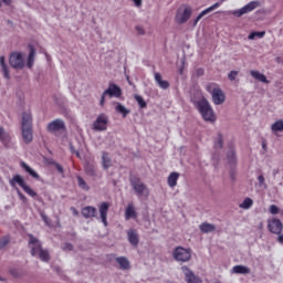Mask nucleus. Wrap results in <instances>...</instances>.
<instances>
[{
  "mask_svg": "<svg viewBox=\"0 0 283 283\" xmlns=\"http://www.w3.org/2000/svg\"><path fill=\"white\" fill-rule=\"evenodd\" d=\"M9 182L11 187H17V185H19V187H21L23 191L28 193V196H30L31 198H36V191L32 190V188L28 186L25 179H23L21 175L13 176V178Z\"/></svg>",
  "mask_w": 283,
  "mask_h": 283,
  "instance_id": "39448f33",
  "label": "nucleus"
},
{
  "mask_svg": "<svg viewBox=\"0 0 283 283\" xmlns=\"http://www.w3.org/2000/svg\"><path fill=\"white\" fill-rule=\"evenodd\" d=\"M6 138V130L3 127L0 126V140H3Z\"/></svg>",
  "mask_w": 283,
  "mask_h": 283,
  "instance_id": "6e6d98bb",
  "label": "nucleus"
},
{
  "mask_svg": "<svg viewBox=\"0 0 283 283\" xmlns=\"http://www.w3.org/2000/svg\"><path fill=\"white\" fill-rule=\"evenodd\" d=\"M29 238V248L31 249V255L34 258L39 255V252L43 250V247L41 241H39L34 235L30 234Z\"/></svg>",
  "mask_w": 283,
  "mask_h": 283,
  "instance_id": "f8f14e48",
  "label": "nucleus"
},
{
  "mask_svg": "<svg viewBox=\"0 0 283 283\" xmlns=\"http://www.w3.org/2000/svg\"><path fill=\"white\" fill-rule=\"evenodd\" d=\"M276 242H279V244L283 245V233L282 232L280 234H277Z\"/></svg>",
  "mask_w": 283,
  "mask_h": 283,
  "instance_id": "4d7b16f0",
  "label": "nucleus"
},
{
  "mask_svg": "<svg viewBox=\"0 0 283 283\" xmlns=\"http://www.w3.org/2000/svg\"><path fill=\"white\" fill-rule=\"evenodd\" d=\"M197 74H198V76H202V74H205V70L199 69V70L197 71Z\"/></svg>",
  "mask_w": 283,
  "mask_h": 283,
  "instance_id": "052dcab7",
  "label": "nucleus"
},
{
  "mask_svg": "<svg viewBox=\"0 0 283 283\" xmlns=\"http://www.w3.org/2000/svg\"><path fill=\"white\" fill-rule=\"evenodd\" d=\"M228 159H229V163H235V151L230 150L228 153Z\"/></svg>",
  "mask_w": 283,
  "mask_h": 283,
  "instance_id": "49530a36",
  "label": "nucleus"
},
{
  "mask_svg": "<svg viewBox=\"0 0 283 283\" xmlns=\"http://www.w3.org/2000/svg\"><path fill=\"white\" fill-rule=\"evenodd\" d=\"M116 262L119 264L122 271H127L129 269V260L125 256H118Z\"/></svg>",
  "mask_w": 283,
  "mask_h": 283,
  "instance_id": "7c9ffc66",
  "label": "nucleus"
},
{
  "mask_svg": "<svg viewBox=\"0 0 283 283\" xmlns=\"http://www.w3.org/2000/svg\"><path fill=\"white\" fill-rule=\"evenodd\" d=\"M230 273L234 275H249V273H251V269L247 265H234Z\"/></svg>",
  "mask_w": 283,
  "mask_h": 283,
  "instance_id": "a211bd4d",
  "label": "nucleus"
},
{
  "mask_svg": "<svg viewBox=\"0 0 283 283\" xmlns=\"http://www.w3.org/2000/svg\"><path fill=\"white\" fill-rule=\"evenodd\" d=\"M181 271L186 277L187 283H202V280L193 274V271H191L189 268L184 265L181 266Z\"/></svg>",
  "mask_w": 283,
  "mask_h": 283,
  "instance_id": "4468645a",
  "label": "nucleus"
},
{
  "mask_svg": "<svg viewBox=\"0 0 283 283\" xmlns=\"http://www.w3.org/2000/svg\"><path fill=\"white\" fill-rule=\"evenodd\" d=\"M108 122H109V119L107 118V116L105 114H102L94 122L93 129L95 132H105V129H107Z\"/></svg>",
  "mask_w": 283,
  "mask_h": 283,
  "instance_id": "ddd939ff",
  "label": "nucleus"
},
{
  "mask_svg": "<svg viewBox=\"0 0 283 283\" xmlns=\"http://www.w3.org/2000/svg\"><path fill=\"white\" fill-rule=\"evenodd\" d=\"M9 272L11 273V275H12L13 277H19V275H20L19 270H17V269H14V268L10 269Z\"/></svg>",
  "mask_w": 283,
  "mask_h": 283,
  "instance_id": "3c124183",
  "label": "nucleus"
},
{
  "mask_svg": "<svg viewBox=\"0 0 283 283\" xmlns=\"http://www.w3.org/2000/svg\"><path fill=\"white\" fill-rule=\"evenodd\" d=\"M42 218H43L44 222H46V224H48V217L43 216Z\"/></svg>",
  "mask_w": 283,
  "mask_h": 283,
  "instance_id": "e2e57ef3",
  "label": "nucleus"
},
{
  "mask_svg": "<svg viewBox=\"0 0 283 283\" xmlns=\"http://www.w3.org/2000/svg\"><path fill=\"white\" fill-rule=\"evenodd\" d=\"M221 6L220 2H217L214 4H212L211 7L207 8L206 10L201 11L196 20H195V23L193 25H198V21H200V19H202V17H207V14H211V12H213V10H218V8Z\"/></svg>",
  "mask_w": 283,
  "mask_h": 283,
  "instance_id": "dca6fc26",
  "label": "nucleus"
},
{
  "mask_svg": "<svg viewBox=\"0 0 283 283\" xmlns=\"http://www.w3.org/2000/svg\"><path fill=\"white\" fill-rule=\"evenodd\" d=\"M54 167H55V169H57V171H59V174H63V166H61L60 164H57V163H54Z\"/></svg>",
  "mask_w": 283,
  "mask_h": 283,
  "instance_id": "864d4df0",
  "label": "nucleus"
},
{
  "mask_svg": "<svg viewBox=\"0 0 283 283\" xmlns=\"http://www.w3.org/2000/svg\"><path fill=\"white\" fill-rule=\"evenodd\" d=\"M132 218H136V208L134 207V203H129L125 211V219L132 220Z\"/></svg>",
  "mask_w": 283,
  "mask_h": 283,
  "instance_id": "bb28decb",
  "label": "nucleus"
},
{
  "mask_svg": "<svg viewBox=\"0 0 283 283\" xmlns=\"http://www.w3.org/2000/svg\"><path fill=\"white\" fill-rule=\"evenodd\" d=\"M83 218H95L96 217V209L92 206L84 207L82 209Z\"/></svg>",
  "mask_w": 283,
  "mask_h": 283,
  "instance_id": "4be33fe9",
  "label": "nucleus"
},
{
  "mask_svg": "<svg viewBox=\"0 0 283 283\" xmlns=\"http://www.w3.org/2000/svg\"><path fill=\"white\" fill-rule=\"evenodd\" d=\"M65 129V122L63 119H55L48 125V132L54 134L55 132H61Z\"/></svg>",
  "mask_w": 283,
  "mask_h": 283,
  "instance_id": "2eb2a0df",
  "label": "nucleus"
},
{
  "mask_svg": "<svg viewBox=\"0 0 283 283\" xmlns=\"http://www.w3.org/2000/svg\"><path fill=\"white\" fill-rule=\"evenodd\" d=\"M127 238H128V242L133 245V247H138V232L134 229H130L127 231Z\"/></svg>",
  "mask_w": 283,
  "mask_h": 283,
  "instance_id": "aec40b11",
  "label": "nucleus"
},
{
  "mask_svg": "<svg viewBox=\"0 0 283 283\" xmlns=\"http://www.w3.org/2000/svg\"><path fill=\"white\" fill-rule=\"evenodd\" d=\"M21 167L22 169H24V171H27V174L31 175L32 178L39 180L40 176L34 171V169H32V167H30L24 161H21Z\"/></svg>",
  "mask_w": 283,
  "mask_h": 283,
  "instance_id": "cd10ccee",
  "label": "nucleus"
},
{
  "mask_svg": "<svg viewBox=\"0 0 283 283\" xmlns=\"http://www.w3.org/2000/svg\"><path fill=\"white\" fill-rule=\"evenodd\" d=\"M76 180H77V187H80V189H82L83 191H90V185H87V182L85 181V179H83V177L77 176Z\"/></svg>",
  "mask_w": 283,
  "mask_h": 283,
  "instance_id": "473e14b6",
  "label": "nucleus"
},
{
  "mask_svg": "<svg viewBox=\"0 0 283 283\" xmlns=\"http://www.w3.org/2000/svg\"><path fill=\"white\" fill-rule=\"evenodd\" d=\"M193 10L191 7H181L177 10L175 20L177 23L182 24L189 21L191 19V13Z\"/></svg>",
  "mask_w": 283,
  "mask_h": 283,
  "instance_id": "9d476101",
  "label": "nucleus"
},
{
  "mask_svg": "<svg viewBox=\"0 0 283 283\" xmlns=\"http://www.w3.org/2000/svg\"><path fill=\"white\" fill-rule=\"evenodd\" d=\"M105 96H108L109 98H120V96H123V90L120 88V86L114 83H109L107 90H105L101 96V107L105 106Z\"/></svg>",
  "mask_w": 283,
  "mask_h": 283,
  "instance_id": "7ed1b4c3",
  "label": "nucleus"
},
{
  "mask_svg": "<svg viewBox=\"0 0 283 283\" xmlns=\"http://www.w3.org/2000/svg\"><path fill=\"white\" fill-rule=\"evenodd\" d=\"M268 229H269L270 233H274V235H280V233H282V230H283L282 221L280 219H275V218L269 220Z\"/></svg>",
  "mask_w": 283,
  "mask_h": 283,
  "instance_id": "9b49d317",
  "label": "nucleus"
},
{
  "mask_svg": "<svg viewBox=\"0 0 283 283\" xmlns=\"http://www.w3.org/2000/svg\"><path fill=\"white\" fill-rule=\"evenodd\" d=\"M85 174H87V176H91L92 178L96 177V166H94L93 164H87L85 166Z\"/></svg>",
  "mask_w": 283,
  "mask_h": 283,
  "instance_id": "f704fd0d",
  "label": "nucleus"
},
{
  "mask_svg": "<svg viewBox=\"0 0 283 283\" xmlns=\"http://www.w3.org/2000/svg\"><path fill=\"white\" fill-rule=\"evenodd\" d=\"M238 71H231L229 74H228V78L229 81H235V78L238 77Z\"/></svg>",
  "mask_w": 283,
  "mask_h": 283,
  "instance_id": "a18cd8bd",
  "label": "nucleus"
},
{
  "mask_svg": "<svg viewBox=\"0 0 283 283\" xmlns=\"http://www.w3.org/2000/svg\"><path fill=\"white\" fill-rule=\"evenodd\" d=\"M222 145H223L222 135L219 134L217 142L214 143V149H222Z\"/></svg>",
  "mask_w": 283,
  "mask_h": 283,
  "instance_id": "79ce46f5",
  "label": "nucleus"
},
{
  "mask_svg": "<svg viewBox=\"0 0 283 283\" xmlns=\"http://www.w3.org/2000/svg\"><path fill=\"white\" fill-rule=\"evenodd\" d=\"M196 107L201 114L203 120H209L210 123H213L216 120V114L213 113V108L211 107V104L207 99H200L196 103Z\"/></svg>",
  "mask_w": 283,
  "mask_h": 283,
  "instance_id": "f257e3e1",
  "label": "nucleus"
},
{
  "mask_svg": "<svg viewBox=\"0 0 283 283\" xmlns=\"http://www.w3.org/2000/svg\"><path fill=\"white\" fill-rule=\"evenodd\" d=\"M136 8H140V6H143V0H133Z\"/></svg>",
  "mask_w": 283,
  "mask_h": 283,
  "instance_id": "13d9d810",
  "label": "nucleus"
},
{
  "mask_svg": "<svg viewBox=\"0 0 283 283\" xmlns=\"http://www.w3.org/2000/svg\"><path fill=\"white\" fill-rule=\"evenodd\" d=\"M135 101L138 103L139 107L142 109H145V107H147V102H145V99L143 98V96L140 95H135Z\"/></svg>",
  "mask_w": 283,
  "mask_h": 283,
  "instance_id": "ea45409f",
  "label": "nucleus"
},
{
  "mask_svg": "<svg viewBox=\"0 0 283 283\" xmlns=\"http://www.w3.org/2000/svg\"><path fill=\"white\" fill-rule=\"evenodd\" d=\"M135 30L139 36H145V29H143V27L137 25Z\"/></svg>",
  "mask_w": 283,
  "mask_h": 283,
  "instance_id": "de8ad7c7",
  "label": "nucleus"
},
{
  "mask_svg": "<svg viewBox=\"0 0 283 283\" xmlns=\"http://www.w3.org/2000/svg\"><path fill=\"white\" fill-rule=\"evenodd\" d=\"M0 282H6V277L0 276Z\"/></svg>",
  "mask_w": 283,
  "mask_h": 283,
  "instance_id": "0e129e2a",
  "label": "nucleus"
},
{
  "mask_svg": "<svg viewBox=\"0 0 283 283\" xmlns=\"http://www.w3.org/2000/svg\"><path fill=\"white\" fill-rule=\"evenodd\" d=\"M74 249V245H72V243H65L63 247H62V250L63 251H73Z\"/></svg>",
  "mask_w": 283,
  "mask_h": 283,
  "instance_id": "8fccbe9b",
  "label": "nucleus"
},
{
  "mask_svg": "<svg viewBox=\"0 0 283 283\" xmlns=\"http://www.w3.org/2000/svg\"><path fill=\"white\" fill-rule=\"evenodd\" d=\"M206 90L207 92H209V94H211L212 102L214 103V105H222V103H224L227 96L224 95L222 88L218 86V84L210 83L206 86Z\"/></svg>",
  "mask_w": 283,
  "mask_h": 283,
  "instance_id": "f03ea898",
  "label": "nucleus"
},
{
  "mask_svg": "<svg viewBox=\"0 0 283 283\" xmlns=\"http://www.w3.org/2000/svg\"><path fill=\"white\" fill-rule=\"evenodd\" d=\"M102 165L105 169H109V167H112V158L109 157V153H102Z\"/></svg>",
  "mask_w": 283,
  "mask_h": 283,
  "instance_id": "c756f323",
  "label": "nucleus"
},
{
  "mask_svg": "<svg viewBox=\"0 0 283 283\" xmlns=\"http://www.w3.org/2000/svg\"><path fill=\"white\" fill-rule=\"evenodd\" d=\"M22 138L27 145H29V143H32L34 138L32 135V128H22Z\"/></svg>",
  "mask_w": 283,
  "mask_h": 283,
  "instance_id": "b1692460",
  "label": "nucleus"
},
{
  "mask_svg": "<svg viewBox=\"0 0 283 283\" xmlns=\"http://www.w3.org/2000/svg\"><path fill=\"white\" fill-rule=\"evenodd\" d=\"M9 182L11 187H17V185H19V187H21L23 191L28 193V196H30L31 198H36V191L32 190V188L28 186L25 179H23L21 175L13 176V178Z\"/></svg>",
  "mask_w": 283,
  "mask_h": 283,
  "instance_id": "423d86ee",
  "label": "nucleus"
},
{
  "mask_svg": "<svg viewBox=\"0 0 283 283\" xmlns=\"http://www.w3.org/2000/svg\"><path fill=\"white\" fill-rule=\"evenodd\" d=\"M272 132H282L283 130V119L276 120L271 126Z\"/></svg>",
  "mask_w": 283,
  "mask_h": 283,
  "instance_id": "58836bf2",
  "label": "nucleus"
},
{
  "mask_svg": "<svg viewBox=\"0 0 283 283\" xmlns=\"http://www.w3.org/2000/svg\"><path fill=\"white\" fill-rule=\"evenodd\" d=\"M262 3L260 1H251L241 9H237L232 11L233 17H244V14H249V12H253V10H256V8H260Z\"/></svg>",
  "mask_w": 283,
  "mask_h": 283,
  "instance_id": "1a4fd4ad",
  "label": "nucleus"
},
{
  "mask_svg": "<svg viewBox=\"0 0 283 283\" xmlns=\"http://www.w3.org/2000/svg\"><path fill=\"white\" fill-rule=\"evenodd\" d=\"M17 193H18V197L20 198L21 202H23V205H28V197H25L23 193H21V190H19V188H17Z\"/></svg>",
  "mask_w": 283,
  "mask_h": 283,
  "instance_id": "37998d69",
  "label": "nucleus"
},
{
  "mask_svg": "<svg viewBox=\"0 0 283 283\" xmlns=\"http://www.w3.org/2000/svg\"><path fill=\"white\" fill-rule=\"evenodd\" d=\"M172 258L176 262H189L191 260V249L177 247L172 253Z\"/></svg>",
  "mask_w": 283,
  "mask_h": 283,
  "instance_id": "0eeeda50",
  "label": "nucleus"
},
{
  "mask_svg": "<svg viewBox=\"0 0 283 283\" xmlns=\"http://www.w3.org/2000/svg\"><path fill=\"white\" fill-rule=\"evenodd\" d=\"M0 67L4 74V78H10V71L8 70V64H6V56H0Z\"/></svg>",
  "mask_w": 283,
  "mask_h": 283,
  "instance_id": "2f4dec72",
  "label": "nucleus"
},
{
  "mask_svg": "<svg viewBox=\"0 0 283 283\" xmlns=\"http://www.w3.org/2000/svg\"><path fill=\"white\" fill-rule=\"evenodd\" d=\"M258 180H259L260 187H266V182H265L264 176L260 175L258 177Z\"/></svg>",
  "mask_w": 283,
  "mask_h": 283,
  "instance_id": "09e8293b",
  "label": "nucleus"
},
{
  "mask_svg": "<svg viewBox=\"0 0 283 283\" xmlns=\"http://www.w3.org/2000/svg\"><path fill=\"white\" fill-rule=\"evenodd\" d=\"M6 6H10L12 3V0H2Z\"/></svg>",
  "mask_w": 283,
  "mask_h": 283,
  "instance_id": "680f3d73",
  "label": "nucleus"
},
{
  "mask_svg": "<svg viewBox=\"0 0 283 283\" xmlns=\"http://www.w3.org/2000/svg\"><path fill=\"white\" fill-rule=\"evenodd\" d=\"M0 8H1V0H0Z\"/></svg>",
  "mask_w": 283,
  "mask_h": 283,
  "instance_id": "69168bd1",
  "label": "nucleus"
},
{
  "mask_svg": "<svg viewBox=\"0 0 283 283\" xmlns=\"http://www.w3.org/2000/svg\"><path fill=\"white\" fill-rule=\"evenodd\" d=\"M250 76H252V78L255 81H260V83H265L266 85L271 83V81L266 78V75L260 73V71H250Z\"/></svg>",
  "mask_w": 283,
  "mask_h": 283,
  "instance_id": "412c9836",
  "label": "nucleus"
},
{
  "mask_svg": "<svg viewBox=\"0 0 283 283\" xmlns=\"http://www.w3.org/2000/svg\"><path fill=\"white\" fill-rule=\"evenodd\" d=\"M270 213H272V216H277V213H280V208L275 205L270 206L269 209Z\"/></svg>",
  "mask_w": 283,
  "mask_h": 283,
  "instance_id": "c03bdc74",
  "label": "nucleus"
},
{
  "mask_svg": "<svg viewBox=\"0 0 283 283\" xmlns=\"http://www.w3.org/2000/svg\"><path fill=\"white\" fill-rule=\"evenodd\" d=\"M212 160H213V165H218V163L220 160V155H218V154L212 155Z\"/></svg>",
  "mask_w": 283,
  "mask_h": 283,
  "instance_id": "603ef678",
  "label": "nucleus"
},
{
  "mask_svg": "<svg viewBox=\"0 0 283 283\" xmlns=\"http://www.w3.org/2000/svg\"><path fill=\"white\" fill-rule=\"evenodd\" d=\"M130 186L138 198H149V188L140 180V178L132 177Z\"/></svg>",
  "mask_w": 283,
  "mask_h": 283,
  "instance_id": "20e7f679",
  "label": "nucleus"
},
{
  "mask_svg": "<svg viewBox=\"0 0 283 283\" xmlns=\"http://www.w3.org/2000/svg\"><path fill=\"white\" fill-rule=\"evenodd\" d=\"M8 244H10V239L8 237H2L0 239V251L2 249H6V247H8Z\"/></svg>",
  "mask_w": 283,
  "mask_h": 283,
  "instance_id": "a19ab883",
  "label": "nucleus"
},
{
  "mask_svg": "<svg viewBox=\"0 0 283 283\" xmlns=\"http://www.w3.org/2000/svg\"><path fill=\"white\" fill-rule=\"evenodd\" d=\"M178 178H180V174L178 172H171L168 176V186L171 187V189L178 185Z\"/></svg>",
  "mask_w": 283,
  "mask_h": 283,
  "instance_id": "c85d7f7f",
  "label": "nucleus"
},
{
  "mask_svg": "<svg viewBox=\"0 0 283 283\" xmlns=\"http://www.w3.org/2000/svg\"><path fill=\"white\" fill-rule=\"evenodd\" d=\"M71 211H72L73 216H78V210H76V208L72 207Z\"/></svg>",
  "mask_w": 283,
  "mask_h": 283,
  "instance_id": "bf43d9fd",
  "label": "nucleus"
},
{
  "mask_svg": "<svg viewBox=\"0 0 283 283\" xmlns=\"http://www.w3.org/2000/svg\"><path fill=\"white\" fill-rule=\"evenodd\" d=\"M266 32L261 31V32H252L249 34L248 39L249 41H253L254 39H264V35Z\"/></svg>",
  "mask_w": 283,
  "mask_h": 283,
  "instance_id": "4c0bfd02",
  "label": "nucleus"
},
{
  "mask_svg": "<svg viewBox=\"0 0 283 283\" xmlns=\"http://www.w3.org/2000/svg\"><path fill=\"white\" fill-rule=\"evenodd\" d=\"M22 128H32V114H22Z\"/></svg>",
  "mask_w": 283,
  "mask_h": 283,
  "instance_id": "5701e85b",
  "label": "nucleus"
},
{
  "mask_svg": "<svg viewBox=\"0 0 283 283\" xmlns=\"http://www.w3.org/2000/svg\"><path fill=\"white\" fill-rule=\"evenodd\" d=\"M9 63L13 70H23L25 67V60H23V53L13 52L10 54Z\"/></svg>",
  "mask_w": 283,
  "mask_h": 283,
  "instance_id": "6e6552de",
  "label": "nucleus"
},
{
  "mask_svg": "<svg viewBox=\"0 0 283 283\" xmlns=\"http://www.w3.org/2000/svg\"><path fill=\"white\" fill-rule=\"evenodd\" d=\"M70 150L72 151V154H75V156H77V158L81 156V153H78V150L74 149V146L70 145Z\"/></svg>",
  "mask_w": 283,
  "mask_h": 283,
  "instance_id": "5fc2aeb1",
  "label": "nucleus"
},
{
  "mask_svg": "<svg viewBox=\"0 0 283 283\" xmlns=\"http://www.w3.org/2000/svg\"><path fill=\"white\" fill-rule=\"evenodd\" d=\"M115 112H117V114H123V117H124V118L127 116V114H129V109H127V108H126L123 104H120V103H116Z\"/></svg>",
  "mask_w": 283,
  "mask_h": 283,
  "instance_id": "72a5a7b5",
  "label": "nucleus"
},
{
  "mask_svg": "<svg viewBox=\"0 0 283 283\" xmlns=\"http://www.w3.org/2000/svg\"><path fill=\"white\" fill-rule=\"evenodd\" d=\"M199 229L201 233H213V231H216V226L208 222H203L199 226Z\"/></svg>",
  "mask_w": 283,
  "mask_h": 283,
  "instance_id": "a878e982",
  "label": "nucleus"
},
{
  "mask_svg": "<svg viewBox=\"0 0 283 283\" xmlns=\"http://www.w3.org/2000/svg\"><path fill=\"white\" fill-rule=\"evenodd\" d=\"M154 76H155V83H157L160 90H169L170 87L169 81L163 80V75L160 73H155Z\"/></svg>",
  "mask_w": 283,
  "mask_h": 283,
  "instance_id": "6ab92c4d",
  "label": "nucleus"
},
{
  "mask_svg": "<svg viewBox=\"0 0 283 283\" xmlns=\"http://www.w3.org/2000/svg\"><path fill=\"white\" fill-rule=\"evenodd\" d=\"M107 211H109V203L102 202L99 205V216L104 227H107Z\"/></svg>",
  "mask_w": 283,
  "mask_h": 283,
  "instance_id": "f3484780",
  "label": "nucleus"
},
{
  "mask_svg": "<svg viewBox=\"0 0 283 283\" xmlns=\"http://www.w3.org/2000/svg\"><path fill=\"white\" fill-rule=\"evenodd\" d=\"M36 255L42 262H50V252L48 250L42 249Z\"/></svg>",
  "mask_w": 283,
  "mask_h": 283,
  "instance_id": "e433bc0d",
  "label": "nucleus"
},
{
  "mask_svg": "<svg viewBox=\"0 0 283 283\" xmlns=\"http://www.w3.org/2000/svg\"><path fill=\"white\" fill-rule=\"evenodd\" d=\"M239 207H240V209H251V207H253V199H251V198H245L244 200H243V202H241L240 205H239Z\"/></svg>",
  "mask_w": 283,
  "mask_h": 283,
  "instance_id": "c9c22d12",
  "label": "nucleus"
},
{
  "mask_svg": "<svg viewBox=\"0 0 283 283\" xmlns=\"http://www.w3.org/2000/svg\"><path fill=\"white\" fill-rule=\"evenodd\" d=\"M30 52L28 56L27 66L31 70V67L34 66V56L36 55V50H34V46L29 45Z\"/></svg>",
  "mask_w": 283,
  "mask_h": 283,
  "instance_id": "393cba45",
  "label": "nucleus"
}]
</instances>
